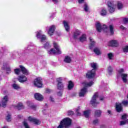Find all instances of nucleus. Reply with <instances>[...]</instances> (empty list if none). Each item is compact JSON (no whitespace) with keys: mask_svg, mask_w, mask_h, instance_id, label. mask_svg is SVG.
Segmentation results:
<instances>
[{"mask_svg":"<svg viewBox=\"0 0 128 128\" xmlns=\"http://www.w3.org/2000/svg\"><path fill=\"white\" fill-rule=\"evenodd\" d=\"M96 26V30L98 32H110V34H114V26L110 25L109 27L108 28L104 24H101L100 22H97L95 24Z\"/></svg>","mask_w":128,"mask_h":128,"instance_id":"1","label":"nucleus"},{"mask_svg":"<svg viewBox=\"0 0 128 128\" xmlns=\"http://www.w3.org/2000/svg\"><path fill=\"white\" fill-rule=\"evenodd\" d=\"M82 84L84 88L81 89L80 93L79 96H84V94L88 92V90L86 88H88V86H92V84H94V82H84L82 83Z\"/></svg>","mask_w":128,"mask_h":128,"instance_id":"2","label":"nucleus"},{"mask_svg":"<svg viewBox=\"0 0 128 128\" xmlns=\"http://www.w3.org/2000/svg\"><path fill=\"white\" fill-rule=\"evenodd\" d=\"M91 68L93 69L89 72L86 74V78H94V76H96V68L98 67V64L96 63H91L90 64Z\"/></svg>","mask_w":128,"mask_h":128,"instance_id":"3","label":"nucleus"},{"mask_svg":"<svg viewBox=\"0 0 128 128\" xmlns=\"http://www.w3.org/2000/svg\"><path fill=\"white\" fill-rule=\"evenodd\" d=\"M72 124V120L69 118L63 119L60 122L58 128H66Z\"/></svg>","mask_w":128,"mask_h":128,"instance_id":"4","label":"nucleus"},{"mask_svg":"<svg viewBox=\"0 0 128 128\" xmlns=\"http://www.w3.org/2000/svg\"><path fill=\"white\" fill-rule=\"evenodd\" d=\"M54 48H52L48 52L49 54H62V51L60 48V46L56 42L53 43Z\"/></svg>","mask_w":128,"mask_h":128,"instance_id":"5","label":"nucleus"},{"mask_svg":"<svg viewBox=\"0 0 128 128\" xmlns=\"http://www.w3.org/2000/svg\"><path fill=\"white\" fill-rule=\"evenodd\" d=\"M20 68H16L14 70V72L16 74L20 75V72H22L23 74H25L26 76H28L30 74V72H28V70L24 66L20 65Z\"/></svg>","mask_w":128,"mask_h":128,"instance_id":"6","label":"nucleus"},{"mask_svg":"<svg viewBox=\"0 0 128 128\" xmlns=\"http://www.w3.org/2000/svg\"><path fill=\"white\" fill-rule=\"evenodd\" d=\"M124 70L123 68L120 69L118 71V73L117 74V78H119L120 76L121 77L122 80H123L124 82H128V74H124Z\"/></svg>","mask_w":128,"mask_h":128,"instance_id":"7","label":"nucleus"},{"mask_svg":"<svg viewBox=\"0 0 128 128\" xmlns=\"http://www.w3.org/2000/svg\"><path fill=\"white\" fill-rule=\"evenodd\" d=\"M114 1L110 0L108 1L107 4L108 6V10L109 12L112 14V12H114V10H116V4L114 3Z\"/></svg>","mask_w":128,"mask_h":128,"instance_id":"8","label":"nucleus"},{"mask_svg":"<svg viewBox=\"0 0 128 128\" xmlns=\"http://www.w3.org/2000/svg\"><path fill=\"white\" fill-rule=\"evenodd\" d=\"M42 79L40 77H38L34 80V84L35 86L37 88L42 87Z\"/></svg>","mask_w":128,"mask_h":128,"instance_id":"9","label":"nucleus"},{"mask_svg":"<svg viewBox=\"0 0 128 128\" xmlns=\"http://www.w3.org/2000/svg\"><path fill=\"white\" fill-rule=\"evenodd\" d=\"M36 36L38 38H39L41 42H46L47 38L46 36L44 34H42V31L39 30L37 32L36 34Z\"/></svg>","mask_w":128,"mask_h":128,"instance_id":"10","label":"nucleus"},{"mask_svg":"<svg viewBox=\"0 0 128 128\" xmlns=\"http://www.w3.org/2000/svg\"><path fill=\"white\" fill-rule=\"evenodd\" d=\"M46 30H48V33L49 36H52L54 32V30H56V26L52 25L50 27H46Z\"/></svg>","mask_w":128,"mask_h":128,"instance_id":"11","label":"nucleus"},{"mask_svg":"<svg viewBox=\"0 0 128 128\" xmlns=\"http://www.w3.org/2000/svg\"><path fill=\"white\" fill-rule=\"evenodd\" d=\"M98 96V92L95 93L94 94L93 96L92 99L90 102V104H92V106H94L98 104V102H96V98Z\"/></svg>","mask_w":128,"mask_h":128,"instance_id":"12","label":"nucleus"},{"mask_svg":"<svg viewBox=\"0 0 128 128\" xmlns=\"http://www.w3.org/2000/svg\"><path fill=\"white\" fill-rule=\"evenodd\" d=\"M8 96H5L2 99V108H5L6 106V104H8Z\"/></svg>","mask_w":128,"mask_h":128,"instance_id":"13","label":"nucleus"},{"mask_svg":"<svg viewBox=\"0 0 128 128\" xmlns=\"http://www.w3.org/2000/svg\"><path fill=\"white\" fill-rule=\"evenodd\" d=\"M18 80L20 82H21V84H24V82H28V78L24 75L20 76L18 78Z\"/></svg>","mask_w":128,"mask_h":128,"instance_id":"14","label":"nucleus"},{"mask_svg":"<svg viewBox=\"0 0 128 128\" xmlns=\"http://www.w3.org/2000/svg\"><path fill=\"white\" fill-rule=\"evenodd\" d=\"M116 110L118 112H120L122 110V103H116Z\"/></svg>","mask_w":128,"mask_h":128,"instance_id":"15","label":"nucleus"},{"mask_svg":"<svg viewBox=\"0 0 128 128\" xmlns=\"http://www.w3.org/2000/svg\"><path fill=\"white\" fill-rule=\"evenodd\" d=\"M28 120L30 122H34V124H40V121L36 118H33L31 116H30L28 118Z\"/></svg>","mask_w":128,"mask_h":128,"instance_id":"16","label":"nucleus"},{"mask_svg":"<svg viewBox=\"0 0 128 128\" xmlns=\"http://www.w3.org/2000/svg\"><path fill=\"white\" fill-rule=\"evenodd\" d=\"M108 45L110 46H118V42L116 40H112L109 42Z\"/></svg>","mask_w":128,"mask_h":128,"instance_id":"17","label":"nucleus"},{"mask_svg":"<svg viewBox=\"0 0 128 128\" xmlns=\"http://www.w3.org/2000/svg\"><path fill=\"white\" fill-rule=\"evenodd\" d=\"M34 98L36 100L39 101L42 100H44V96H42V95L39 93H36L34 94Z\"/></svg>","mask_w":128,"mask_h":128,"instance_id":"18","label":"nucleus"},{"mask_svg":"<svg viewBox=\"0 0 128 128\" xmlns=\"http://www.w3.org/2000/svg\"><path fill=\"white\" fill-rule=\"evenodd\" d=\"M80 31L76 30L74 32V38H76V39L78 38H80Z\"/></svg>","mask_w":128,"mask_h":128,"instance_id":"19","label":"nucleus"},{"mask_svg":"<svg viewBox=\"0 0 128 128\" xmlns=\"http://www.w3.org/2000/svg\"><path fill=\"white\" fill-rule=\"evenodd\" d=\"M63 24L64 25L66 30V32H70V25H68V23L66 21H64Z\"/></svg>","mask_w":128,"mask_h":128,"instance_id":"20","label":"nucleus"},{"mask_svg":"<svg viewBox=\"0 0 128 128\" xmlns=\"http://www.w3.org/2000/svg\"><path fill=\"white\" fill-rule=\"evenodd\" d=\"M80 42H84L86 41V34H83L79 38Z\"/></svg>","mask_w":128,"mask_h":128,"instance_id":"21","label":"nucleus"},{"mask_svg":"<svg viewBox=\"0 0 128 128\" xmlns=\"http://www.w3.org/2000/svg\"><path fill=\"white\" fill-rule=\"evenodd\" d=\"M89 40H90V48H92V46H94L96 44V42H94V39H92V38L91 37H90L89 38Z\"/></svg>","mask_w":128,"mask_h":128,"instance_id":"22","label":"nucleus"},{"mask_svg":"<svg viewBox=\"0 0 128 128\" xmlns=\"http://www.w3.org/2000/svg\"><path fill=\"white\" fill-rule=\"evenodd\" d=\"M106 14H107L106 9L104 8H102L101 10V11L100 12V16H106Z\"/></svg>","mask_w":128,"mask_h":128,"instance_id":"23","label":"nucleus"},{"mask_svg":"<svg viewBox=\"0 0 128 128\" xmlns=\"http://www.w3.org/2000/svg\"><path fill=\"white\" fill-rule=\"evenodd\" d=\"M57 88L58 90H64V84H62V82H59L58 84Z\"/></svg>","mask_w":128,"mask_h":128,"instance_id":"24","label":"nucleus"},{"mask_svg":"<svg viewBox=\"0 0 128 128\" xmlns=\"http://www.w3.org/2000/svg\"><path fill=\"white\" fill-rule=\"evenodd\" d=\"M64 62H66L67 64H70V62H72V59L70 58V56H66L64 60Z\"/></svg>","mask_w":128,"mask_h":128,"instance_id":"25","label":"nucleus"},{"mask_svg":"<svg viewBox=\"0 0 128 128\" xmlns=\"http://www.w3.org/2000/svg\"><path fill=\"white\" fill-rule=\"evenodd\" d=\"M27 104H28V106H30V108H32V110H36V106L34 105L30 102H27Z\"/></svg>","mask_w":128,"mask_h":128,"instance_id":"26","label":"nucleus"},{"mask_svg":"<svg viewBox=\"0 0 128 128\" xmlns=\"http://www.w3.org/2000/svg\"><path fill=\"white\" fill-rule=\"evenodd\" d=\"M90 110H87L84 112V114L86 118H88L90 116Z\"/></svg>","mask_w":128,"mask_h":128,"instance_id":"27","label":"nucleus"},{"mask_svg":"<svg viewBox=\"0 0 128 128\" xmlns=\"http://www.w3.org/2000/svg\"><path fill=\"white\" fill-rule=\"evenodd\" d=\"M24 108V106L22 103H18L16 106L17 110H22V108Z\"/></svg>","mask_w":128,"mask_h":128,"instance_id":"28","label":"nucleus"},{"mask_svg":"<svg viewBox=\"0 0 128 128\" xmlns=\"http://www.w3.org/2000/svg\"><path fill=\"white\" fill-rule=\"evenodd\" d=\"M74 88V83L72 81H69L68 84V90H72Z\"/></svg>","mask_w":128,"mask_h":128,"instance_id":"29","label":"nucleus"},{"mask_svg":"<svg viewBox=\"0 0 128 128\" xmlns=\"http://www.w3.org/2000/svg\"><path fill=\"white\" fill-rule=\"evenodd\" d=\"M94 52H95L96 54H97V56H98L101 54L100 50L98 48H95L94 49Z\"/></svg>","mask_w":128,"mask_h":128,"instance_id":"30","label":"nucleus"},{"mask_svg":"<svg viewBox=\"0 0 128 128\" xmlns=\"http://www.w3.org/2000/svg\"><path fill=\"white\" fill-rule=\"evenodd\" d=\"M12 86L14 90H20V86H18V84H12Z\"/></svg>","mask_w":128,"mask_h":128,"instance_id":"31","label":"nucleus"},{"mask_svg":"<svg viewBox=\"0 0 128 128\" xmlns=\"http://www.w3.org/2000/svg\"><path fill=\"white\" fill-rule=\"evenodd\" d=\"M100 114H102V111L100 110H96L95 112V116H100Z\"/></svg>","mask_w":128,"mask_h":128,"instance_id":"32","label":"nucleus"},{"mask_svg":"<svg viewBox=\"0 0 128 128\" xmlns=\"http://www.w3.org/2000/svg\"><path fill=\"white\" fill-rule=\"evenodd\" d=\"M50 48V42H46L44 44V48L48 50V48Z\"/></svg>","mask_w":128,"mask_h":128,"instance_id":"33","label":"nucleus"},{"mask_svg":"<svg viewBox=\"0 0 128 128\" xmlns=\"http://www.w3.org/2000/svg\"><path fill=\"white\" fill-rule=\"evenodd\" d=\"M124 8V5L121 2H118V10H122Z\"/></svg>","mask_w":128,"mask_h":128,"instance_id":"34","label":"nucleus"},{"mask_svg":"<svg viewBox=\"0 0 128 128\" xmlns=\"http://www.w3.org/2000/svg\"><path fill=\"white\" fill-rule=\"evenodd\" d=\"M80 108L79 107L77 108V109L76 110V112L77 116H80Z\"/></svg>","mask_w":128,"mask_h":128,"instance_id":"35","label":"nucleus"},{"mask_svg":"<svg viewBox=\"0 0 128 128\" xmlns=\"http://www.w3.org/2000/svg\"><path fill=\"white\" fill-rule=\"evenodd\" d=\"M23 124L25 128H30V126H28V124L26 121H24L23 122Z\"/></svg>","mask_w":128,"mask_h":128,"instance_id":"36","label":"nucleus"},{"mask_svg":"<svg viewBox=\"0 0 128 128\" xmlns=\"http://www.w3.org/2000/svg\"><path fill=\"white\" fill-rule=\"evenodd\" d=\"M108 56L109 60H112V58H114V54L112 53L108 54Z\"/></svg>","mask_w":128,"mask_h":128,"instance_id":"37","label":"nucleus"},{"mask_svg":"<svg viewBox=\"0 0 128 128\" xmlns=\"http://www.w3.org/2000/svg\"><path fill=\"white\" fill-rule=\"evenodd\" d=\"M84 10L86 12H88V6L87 4H84Z\"/></svg>","mask_w":128,"mask_h":128,"instance_id":"38","label":"nucleus"},{"mask_svg":"<svg viewBox=\"0 0 128 128\" xmlns=\"http://www.w3.org/2000/svg\"><path fill=\"white\" fill-rule=\"evenodd\" d=\"M112 72V67L109 66L108 68V72L109 74H111Z\"/></svg>","mask_w":128,"mask_h":128,"instance_id":"39","label":"nucleus"},{"mask_svg":"<svg viewBox=\"0 0 128 128\" xmlns=\"http://www.w3.org/2000/svg\"><path fill=\"white\" fill-rule=\"evenodd\" d=\"M6 120L7 122H10L12 118H10V115L8 114L6 117Z\"/></svg>","mask_w":128,"mask_h":128,"instance_id":"40","label":"nucleus"},{"mask_svg":"<svg viewBox=\"0 0 128 128\" xmlns=\"http://www.w3.org/2000/svg\"><path fill=\"white\" fill-rule=\"evenodd\" d=\"M123 52H128V46H126L124 48H123Z\"/></svg>","mask_w":128,"mask_h":128,"instance_id":"41","label":"nucleus"},{"mask_svg":"<svg viewBox=\"0 0 128 128\" xmlns=\"http://www.w3.org/2000/svg\"><path fill=\"white\" fill-rule=\"evenodd\" d=\"M122 104H124V106H126L128 104V100H124L122 102Z\"/></svg>","mask_w":128,"mask_h":128,"instance_id":"42","label":"nucleus"},{"mask_svg":"<svg viewBox=\"0 0 128 128\" xmlns=\"http://www.w3.org/2000/svg\"><path fill=\"white\" fill-rule=\"evenodd\" d=\"M128 118V115L125 114L124 115H122V120H126Z\"/></svg>","mask_w":128,"mask_h":128,"instance_id":"43","label":"nucleus"},{"mask_svg":"<svg viewBox=\"0 0 128 128\" xmlns=\"http://www.w3.org/2000/svg\"><path fill=\"white\" fill-rule=\"evenodd\" d=\"M126 124V120L120 122V126H124V124Z\"/></svg>","mask_w":128,"mask_h":128,"instance_id":"44","label":"nucleus"},{"mask_svg":"<svg viewBox=\"0 0 128 128\" xmlns=\"http://www.w3.org/2000/svg\"><path fill=\"white\" fill-rule=\"evenodd\" d=\"M68 116H72L74 114V112L72 110H68Z\"/></svg>","mask_w":128,"mask_h":128,"instance_id":"45","label":"nucleus"},{"mask_svg":"<svg viewBox=\"0 0 128 128\" xmlns=\"http://www.w3.org/2000/svg\"><path fill=\"white\" fill-rule=\"evenodd\" d=\"M6 72L7 74H10V72H12V69H10V68H6Z\"/></svg>","mask_w":128,"mask_h":128,"instance_id":"46","label":"nucleus"},{"mask_svg":"<svg viewBox=\"0 0 128 128\" xmlns=\"http://www.w3.org/2000/svg\"><path fill=\"white\" fill-rule=\"evenodd\" d=\"M123 22H124V24H128V18H124L123 19Z\"/></svg>","mask_w":128,"mask_h":128,"instance_id":"47","label":"nucleus"},{"mask_svg":"<svg viewBox=\"0 0 128 128\" xmlns=\"http://www.w3.org/2000/svg\"><path fill=\"white\" fill-rule=\"evenodd\" d=\"M62 78H57V82L58 84H59V82H62Z\"/></svg>","mask_w":128,"mask_h":128,"instance_id":"48","label":"nucleus"},{"mask_svg":"<svg viewBox=\"0 0 128 128\" xmlns=\"http://www.w3.org/2000/svg\"><path fill=\"white\" fill-rule=\"evenodd\" d=\"M50 102H54V99L52 96L50 97Z\"/></svg>","mask_w":128,"mask_h":128,"instance_id":"49","label":"nucleus"},{"mask_svg":"<svg viewBox=\"0 0 128 128\" xmlns=\"http://www.w3.org/2000/svg\"><path fill=\"white\" fill-rule=\"evenodd\" d=\"M98 120H96L93 121V124H98Z\"/></svg>","mask_w":128,"mask_h":128,"instance_id":"50","label":"nucleus"},{"mask_svg":"<svg viewBox=\"0 0 128 128\" xmlns=\"http://www.w3.org/2000/svg\"><path fill=\"white\" fill-rule=\"evenodd\" d=\"M120 28L121 30H126V28H124V26H120Z\"/></svg>","mask_w":128,"mask_h":128,"instance_id":"51","label":"nucleus"},{"mask_svg":"<svg viewBox=\"0 0 128 128\" xmlns=\"http://www.w3.org/2000/svg\"><path fill=\"white\" fill-rule=\"evenodd\" d=\"M50 92H51V90H50V89H46V92L47 94H50Z\"/></svg>","mask_w":128,"mask_h":128,"instance_id":"52","label":"nucleus"},{"mask_svg":"<svg viewBox=\"0 0 128 128\" xmlns=\"http://www.w3.org/2000/svg\"><path fill=\"white\" fill-rule=\"evenodd\" d=\"M52 1L53 2H54V4H56L58 2V0H52Z\"/></svg>","mask_w":128,"mask_h":128,"instance_id":"53","label":"nucleus"},{"mask_svg":"<svg viewBox=\"0 0 128 128\" xmlns=\"http://www.w3.org/2000/svg\"><path fill=\"white\" fill-rule=\"evenodd\" d=\"M84 0H78V2L79 4H82V2H84Z\"/></svg>","mask_w":128,"mask_h":128,"instance_id":"54","label":"nucleus"},{"mask_svg":"<svg viewBox=\"0 0 128 128\" xmlns=\"http://www.w3.org/2000/svg\"><path fill=\"white\" fill-rule=\"evenodd\" d=\"M62 92H59L58 94V95L59 96H62Z\"/></svg>","mask_w":128,"mask_h":128,"instance_id":"55","label":"nucleus"},{"mask_svg":"<svg viewBox=\"0 0 128 128\" xmlns=\"http://www.w3.org/2000/svg\"><path fill=\"white\" fill-rule=\"evenodd\" d=\"M101 128H106V126L104 125H102L101 126H100Z\"/></svg>","mask_w":128,"mask_h":128,"instance_id":"56","label":"nucleus"},{"mask_svg":"<svg viewBox=\"0 0 128 128\" xmlns=\"http://www.w3.org/2000/svg\"><path fill=\"white\" fill-rule=\"evenodd\" d=\"M104 100V97H102V98H100V100Z\"/></svg>","mask_w":128,"mask_h":128,"instance_id":"57","label":"nucleus"},{"mask_svg":"<svg viewBox=\"0 0 128 128\" xmlns=\"http://www.w3.org/2000/svg\"><path fill=\"white\" fill-rule=\"evenodd\" d=\"M108 114H111V112L110 110H108Z\"/></svg>","mask_w":128,"mask_h":128,"instance_id":"58","label":"nucleus"},{"mask_svg":"<svg viewBox=\"0 0 128 128\" xmlns=\"http://www.w3.org/2000/svg\"><path fill=\"white\" fill-rule=\"evenodd\" d=\"M126 124H128V119L126 120Z\"/></svg>","mask_w":128,"mask_h":128,"instance_id":"59","label":"nucleus"}]
</instances>
